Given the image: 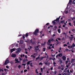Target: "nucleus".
<instances>
[{
	"instance_id": "nucleus-1",
	"label": "nucleus",
	"mask_w": 75,
	"mask_h": 75,
	"mask_svg": "<svg viewBox=\"0 0 75 75\" xmlns=\"http://www.w3.org/2000/svg\"><path fill=\"white\" fill-rule=\"evenodd\" d=\"M39 30L37 29L35 30V32L34 33V35H37V33H38Z\"/></svg>"
},
{
	"instance_id": "nucleus-2",
	"label": "nucleus",
	"mask_w": 75,
	"mask_h": 75,
	"mask_svg": "<svg viewBox=\"0 0 75 75\" xmlns=\"http://www.w3.org/2000/svg\"><path fill=\"white\" fill-rule=\"evenodd\" d=\"M9 62V60H8V58H7L6 59L5 62V64L6 65Z\"/></svg>"
},
{
	"instance_id": "nucleus-3",
	"label": "nucleus",
	"mask_w": 75,
	"mask_h": 75,
	"mask_svg": "<svg viewBox=\"0 0 75 75\" xmlns=\"http://www.w3.org/2000/svg\"><path fill=\"white\" fill-rule=\"evenodd\" d=\"M58 57H62V53L59 54L56 56V58H58Z\"/></svg>"
},
{
	"instance_id": "nucleus-4",
	"label": "nucleus",
	"mask_w": 75,
	"mask_h": 75,
	"mask_svg": "<svg viewBox=\"0 0 75 75\" xmlns=\"http://www.w3.org/2000/svg\"><path fill=\"white\" fill-rule=\"evenodd\" d=\"M16 56H17L16 54H12L11 57H12V58H15V57H16Z\"/></svg>"
},
{
	"instance_id": "nucleus-5",
	"label": "nucleus",
	"mask_w": 75,
	"mask_h": 75,
	"mask_svg": "<svg viewBox=\"0 0 75 75\" xmlns=\"http://www.w3.org/2000/svg\"><path fill=\"white\" fill-rule=\"evenodd\" d=\"M61 16H59L58 18H57L56 20H55V21H58V23H59V18H61Z\"/></svg>"
},
{
	"instance_id": "nucleus-6",
	"label": "nucleus",
	"mask_w": 75,
	"mask_h": 75,
	"mask_svg": "<svg viewBox=\"0 0 75 75\" xmlns=\"http://www.w3.org/2000/svg\"><path fill=\"white\" fill-rule=\"evenodd\" d=\"M62 59H63V60L64 61H65V60H66V57L65 56H63Z\"/></svg>"
},
{
	"instance_id": "nucleus-7",
	"label": "nucleus",
	"mask_w": 75,
	"mask_h": 75,
	"mask_svg": "<svg viewBox=\"0 0 75 75\" xmlns=\"http://www.w3.org/2000/svg\"><path fill=\"white\" fill-rule=\"evenodd\" d=\"M21 51V50L20 49L18 48V49L17 51H16V53H18V52H20Z\"/></svg>"
},
{
	"instance_id": "nucleus-8",
	"label": "nucleus",
	"mask_w": 75,
	"mask_h": 75,
	"mask_svg": "<svg viewBox=\"0 0 75 75\" xmlns=\"http://www.w3.org/2000/svg\"><path fill=\"white\" fill-rule=\"evenodd\" d=\"M74 37H71L70 36H69V38L70 40H71V41H72V39H73V38H74Z\"/></svg>"
},
{
	"instance_id": "nucleus-9",
	"label": "nucleus",
	"mask_w": 75,
	"mask_h": 75,
	"mask_svg": "<svg viewBox=\"0 0 75 75\" xmlns=\"http://www.w3.org/2000/svg\"><path fill=\"white\" fill-rule=\"evenodd\" d=\"M51 43V41L50 40H48V42H47V45H50V43Z\"/></svg>"
},
{
	"instance_id": "nucleus-10",
	"label": "nucleus",
	"mask_w": 75,
	"mask_h": 75,
	"mask_svg": "<svg viewBox=\"0 0 75 75\" xmlns=\"http://www.w3.org/2000/svg\"><path fill=\"white\" fill-rule=\"evenodd\" d=\"M75 62V59H71V63L72 64H74V62Z\"/></svg>"
},
{
	"instance_id": "nucleus-11",
	"label": "nucleus",
	"mask_w": 75,
	"mask_h": 75,
	"mask_svg": "<svg viewBox=\"0 0 75 75\" xmlns=\"http://www.w3.org/2000/svg\"><path fill=\"white\" fill-rule=\"evenodd\" d=\"M15 51V49H14V48L12 49L11 50V53L13 52V51Z\"/></svg>"
},
{
	"instance_id": "nucleus-12",
	"label": "nucleus",
	"mask_w": 75,
	"mask_h": 75,
	"mask_svg": "<svg viewBox=\"0 0 75 75\" xmlns=\"http://www.w3.org/2000/svg\"><path fill=\"white\" fill-rule=\"evenodd\" d=\"M60 22L62 24H64V23H65V20H64V21H60Z\"/></svg>"
},
{
	"instance_id": "nucleus-13",
	"label": "nucleus",
	"mask_w": 75,
	"mask_h": 75,
	"mask_svg": "<svg viewBox=\"0 0 75 75\" xmlns=\"http://www.w3.org/2000/svg\"><path fill=\"white\" fill-rule=\"evenodd\" d=\"M46 58V57H41L40 58V60H42V59H43V58Z\"/></svg>"
},
{
	"instance_id": "nucleus-14",
	"label": "nucleus",
	"mask_w": 75,
	"mask_h": 75,
	"mask_svg": "<svg viewBox=\"0 0 75 75\" xmlns=\"http://www.w3.org/2000/svg\"><path fill=\"white\" fill-rule=\"evenodd\" d=\"M75 47V45L74 44V43H73L72 45V46L71 47V48H73V47Z\"/></svg>"
},
{
	"instance_id": "nucleus-15",
	"label": "nucleus",
	"mask_w": 75,
	"mask_h": 75,
	"mask_svg": "<svg viewBox=\"0 0 75 75\" xmlns=\"http://www.w3.org/2000/svg\"><path fill=\"white\" fill-rule=\"evenodd\" d=\"M30 66L31 67H33V63H31L30 64Z\"/></svg>"
},
{
	"instance_id": "nucleus-16",
	"label": "nucleus",
	"mask_w": 75,
	"mask_h": 75,
	"mask_svg": "<svg viewBox=\"0 0 75 75\" xmlns=\"http://www.w3.org/2000/svg\"><path fill=\"white\" fill-rule=\"evenodd\" d=\"M23 40H21L20 42V44H23Z\"/></svg>"
},
{
	"instance_id": "nucleus-17",
	"label": "nucleus",
	"mask_w": 75,
	"mask_h": 75,
	"mask_svg": "<svg viewBox=\"0 0 75 75\" xmlns=\"http://www.w3.org/2000/svg\"><path fill=\"white\" fill-rule=\"evenodd\" d=\"M62 34H65V36H67V33H65V32L62 33Z\"/></svg>"
},
{
	"instance_id": "nucleus-18",
	"label": "nucleus",
	"mask_w": 75,
	"mask_h": 75,
	"mask_svg": "<svg viewBox=\"0 0 75 75\" xmlns=\"http://www.w3.org/2000/svg\"><path fill=\"white\" fill-rule=\"evenodd\" d=\"M38 71L37 69H36L35 70L36 73H37V74H38V71Z\"/></svg>"
},
{
	"instance_id": "nucleus-19",
	"label": "nucleus",
	"mask_w": 75,
	"mask_h": 75,
	"mask_svg": "<svg viewBox=\"0 0 75 75\" xmlns=\"http://www.w3.org/2000/svg\"><path fill=\"white\" fill-rule=\"evenodd\" d=\"M58 32L59 33H61V31H60V29H58Z\"/></svg>"
},
{
	"instance_id": "nucleus-20",
	"label": "nucleus",
	"mask_w": 75,
	"mask_h": 75,
	"mask_svg": "<svg viewBox=\"0 0 75 75\" xmlns=\"http://www.w3.org/2000/svg\"><path fill=\"white\" fill-rule=\"evenodd\" d=\"M52 23H53L54 25V24H55V22L54 21H52Z\"/></svg>"
},
{
	"instance_id": "nucleus-21",
	"label": "nucleus",
	"mask_w": 75,
	"mask_h": 75,
	"mask_svg": "<svg viewBox=\"0 0 75 75\" xmlns=\"http://www.w3.org/2000/svg\"><path fill=\"white\" fill-rule=\"evenodd\" d=\"M58 68L59 69H61V66H58Z\"/></svg>"
},
{
	"instance_id": "nucleus-22",
	"label": "nucleus",
	"mask_w": 75,
	"mask_h": 75,
	"mask_svg": "<svg viewBox=\"0 0 75 75\" xmlns=\"http://www.w3.org/2000/svg\"><path fill=\"white\" fill-rule=\"evenodd\" d=\"M21 65H19L18 66V68L19 69H20V68H21Z\"/></svg>"
},
{
	"instance_id": "nucleus-23",
	"label": "nucleus",
	"mask_w": 75,
	"mask_h": 75,
	"mask_svg": "<svg viewBox=\"0 0 75 75\" xmlns=\"http://www.w3.org/2000/svg\"><path fill=\"white\" fill-rule=\"evenodd\" d=\"M73 4H75V0H74V1H73Z\"/></svg>"
},
{
	"instance_id": "nucleus-24",
	"label": "nucleus",
	"mask_w": 75,
	"mask_h": 75,
	"mask_svg": "<svg viewBox=\"0 0 75 75\" xmlns=\"http://www.w3.org/2000/svg\"><path fill=\"white\" fill-rule=\"evenodd\" d=\"M47 48H48L49 50H50L51 49V47L50 46L47 47Z\"/></svg>"
},
{
	"instance_id": "nucleus-25",
	"label": "nucleus",
	"mask_w": 75,
	"mask_h": 75,
	"mask_svg": "<svg viewBox=\"0 0 75 75\" xmlns=\"http://www.w3.org/2000/svg\"><path fill=\"white\" fill-rule=\"evenodd\" d=\"M30 63V61H29L27 62V64H28V65H29Z\"/></svg>"
},
{
	"instance_id": "nucleus-26",
	"label": "nucleus",
	"mask_w": 75,
	"mask_h": 75,
	"mask_svg": "<svg viewBox=\"0 0 75 75\" xmlns=\"http://www.w3.org/2000/svg\"><path fill=\"white\" fill-rule=\"evenodd\" d=\"M71 2H72V0H69V3H70V4H71Z\"/></svg>"
},
{
	"instance_id": "nucleus-27",
	"label": "nucleus",
	"mask_w": 75,
	"mask_h": 75,
	"mask_svg": "<svg viewBox=\"0 0 75 75\" xmlns=\"http://www.w3.org/2000/svg\"><path fill=\"white\" fill-rule=\"evenodd\" d=\"M15 61H18V59H15Z\"/></svg>"
},
{
	"instance_id": "nucleus-28",
	"label": "nucleus",
	"mask_w": 75,
	"mask_h": 75,
	"mask_svg": "<svg viewBox=\"0 0 75 75\" xmlns=\"http://www.w3.org/2000/svg\"><path fill=\"white\" fill-rule=\"evenodd\" d=\"M69 25H70V26H72V25H71V23H69Z\"/></svg>"
},
{
	"instance_id": "nucleus-29",
	"label": "nucleus",
	"mask_w": 75,
	"mask_h": 75,
	"mask_svg": "<svg viewBox=\"0 0 75 75\" xmlns=\"http://www.w3.org/2000/svg\"><path fill=\"white\" fill-rule=\"evenodd\" d=\"M72 20H75V17H74L72 19Z\"/></svg>"
},
{
	"instance_id": "nucleus-30",
	"label": "nucleus",
	"mask_w": 75,
	"mask_h": 75,
	"mask_svg": "<svg viewBox=\"0 0 75 75\" xmlns=\"http://www.w3.org/2000/svg\"><path fill=\"white\" fill-rule=\"evenodd\" d=\"M38 59H40V57H38V58H36V59L37 60Z\"/></svg>"
},
{
	"instance_id": "nucleus-31",
	"label": "nucleus",
	"mask_w": 75,
	"mask_h": 75,
	"mask_svg": "<svg viewBox=\"0 0 75 75\" xmlns=\"http://www.w3.org/2000/svg\"><path fill=\"white\" fill-rule=\"evenodd\" d=\"M28 33H26L25 35L26 37H28Z\"/></svg>"
},
{
	"instance_id": "nucleus-32",
	"label": "nucleus",
	"mask_w": 75,
	"mask_h": 75,
	"mask_svg": "<svg viewBox=\"0 0 75 75\" xmlns=\"http://www.w3.org/2000/svg\"><path fill=\"white\" fill-rule=\"evenodd\" d=\"M27 69H25L24 70V72H27Z\"/></svg>"
},
{
	"instance_id": "nucleus-33",
	"label": "nucleus",
	"mask_w": 75,
	"mask_h": 75,
	"mask_svg": "<svg viewBox=\"0 0 75 75\" xmlns=\"http://www.w3.org/2000/svg\"><path fill=\"white\" fill-rule=\"evenodd\" d=\"M43 51H45V48H43Z\"/></svg>"
},
{
	"instance_id": "nucleus-34",
	"label": "nucleus",
	"mask_w": 75,
	"mask_h": 75,
	"mask_svg": "<svg viewBox=\"0 0 75 75\" xmlns=\"http://www.w3.org/2000/svg\"><path fill=\"white\" fill-rule=\"evenodd\" d=\"M64 47H65V46H66V47H67V45H66V44H64Z\"/></svg>"
},
{
	"instance_id": "nucleus-35",
	"label": "nucleus",
	"mask_w": 75,
	"mask_h": 75,
	"mask_svg": "<svg viewBox=\"0 0 75 75\" xmlns=\"http://www.w3.org/2000/svg\"><path fill=\"white\" fill-rule=\"evenodd\" d=\"M47 59H46V60L47 61L48 59V56H47Z\"/></svg>"
},
{
	"instance_id": "nucleus-36",
	"label": "nucleus",
	"mask_w": 75,
	"mask_h": 75,
	"mask_svg": "<svg viewBox=\"0 0 75 75\" xmlns=\"http://www.w3.org/2000/svg\"><path fill=\"white\" fill-rule=\"evenodd\" d=\"M39 65H42V63L41 62H40L39 63Z\"/></svg>"
},
{
	"instance_id": "nucleus-37",
	"label": "nucleus",
	"mask_w": 75,
	"mask_h": 75,
	"mask_svg": "<svg viewBox=\"0 0 75 75\" xmlns=\"http://www.w3.org/2000/svg\"><path fill=\"white\" fill-rule=\"evenodd\" d=\"M6 68H8V69L9 68V67L7 66H6Z\"/></svg>"
},
{
	"instance_id": "nucleus-38",
	"label": "nucleus",
	"mask_w": 75,
	"mask_h": 75,
	"mask_svg": "<svg viewBox=\"0 0 75 75\" xmlns=\"http://www.w3.org/2000/svg\"><path fill=\"white\" fill-rule=\"evenodd\" d=\"M54 28H57V26H55L54 27Z\"/></svg>"
},
{
	"instance_id": "nucleus-39",
	"label": "nucleus",
	"mask_w": 75,
	"mask_h": 75,
	"mask_svg": "<svg viewBox=\"0 0 75 75\" xmlns=\"http://www.w3.org/2000/svg\"><path fill=\"white\" fill-rule=\"evenodd\" d=\"M52 57H55V54L53 55H52Z\"/></svg>"
},
{
	"instance_id": "nucleus-40",
	"label": "nucleus",
	"mask_w": 75,
	"mask_h": 75,
	"mask_svg": "<svg viewBox=\"0 0 75 75\" xmlns=\"http://www.w3.org/2000/svg\"><path fill=\"white\" fill-rule=\"evenodd\" d=\"M22 59H23L20 58H19V60L20 61H21V60H22Z\"/></svg>"
},
{
	"instance_id": "nucleus-41",
	"label": "nucleus",
	"mask_w": 75,
	"mask_h": 75,
	"mask_svg": "<svg viewBox=\"0 0 75 75\" xmlns=\"http://www.w3.org/2000/svg\"><path fill=\"white\" fill-rule=\"evenodd\" d=\"M25 62V60H23V62Z\"/></svg>"
},
{
	"instance_id": "nucleus-42",
	"label": "nucleus",
	"mask_w": 75,
	"mask_h": 75,
	"mask_svg": "<svg viewBox=\"0 0 75 75\" xmlns=\"http://www.w3.org/2000/svg\"><path fill=\"white\" fill-rule=\"evenodd\" d=\"M68 11H67L66 12V14H68Z\"/></svg>"
},
{
	"instance_id": "nucleus-43",
	"label": "nucleus",
	"mask_w": 75,
	"mask_h": 75,
	"mask_svg": "<svg viewBox=\"0 0 75 75\" xmlns=\"http://www.w3.org/2000/svg\"><path fill=\"white\" fill-rule=\"evenodd\" d=\"M25 65H26V64H22V65H24V66H25Z\"/></svg>"
},
{
	"instance_id": "nucleus-44",
	"label": "nucleus",
	"mask_w": 75,
	"mask_h": 75,
	"mask_svg": "<svg viewBox=\"0 0 75 75\" xmlns=\"http://www.w3.org/2000/svg\"><path fill=\"white\" fill-rule=\"evenodd\" d=\"M30 49H29V50H30V49H31V48H32L33 47L31 46H30Z\"/></svg>"
},
{
	"instance_id": "nucleus-45",
	"label": "nucleus",
	"mask_w": 75,
	"mask_h": 75,
	"mask_svg": "<svg viewBox=\"0 0 75 75\" xmlns=\"http://www.w3.org/2000/svg\"><path fill=\"white\" fill-rule=\"evenodd\" d=\"M51 70H52L53 69V67H52L50 68Z\"/></svg>"
},
{
	"instance_id": "nucleus-46",
	"label": "nucleus",
	"mask_w": 75,
	"mask_h": 75,
	"mask_svg": "<svg viewBox=\"0 0 75 75\" xmlns=\"http://www.w3.org/2000/svg\"><path fill=\"white\" fill-rule=\"evenodd\" d=\"M25 57L26 58H27V55H25Z\"/></svg>"
},
{
	"instance_id": "nucleus-47",
	"label": "nucleus",
	"mask_w": 75,
	"mask_h": 75,
	"mask_svg": "<svg viewBox=\"0 0 75 75\" xmlns=\"http://www.w3.org/2000/svg\"><path fill=\"white\" fill-rule=\"evenodd\" d=\"M16 62H17V63H20V61H17Z\"/></svg>"
},
{
	"instance_id": "nucleus-48",
	"label": "nucleus",
	"mask_w": 75,
	"mask_h": 75,
	"mask_svg": "<svg viewBox=\"0 0 75 75\" xmlns=\"http://www.w3.org/2000/svg\"><path fill=\"white\" fill-rule=\"evenodd\" d=\"M30 69V67L28 66V69Z\"/></svg>"
},
{
	"instance_id": "nucleus-49",
	"label": "nucleus",
	"mask_w": 75,
	"mask_h": 75,
	"mask_svg": "<svg viewBox=\"0 0 75 75\" xmlns=\"http://www.w3.org/2000/svg\"><path fill=\"white\" fill-rule=\"evenodd\" d=\"M68 65H69H69H71V63H69Z\"/></svg>"
},
{
	"instance_id": "nucleus-50",
	"label": "nucleus",
	"mask_w": 75,
	"mask_h": 75,
	"mask_svg": "<svg viewBox=\"0 0 75 75\" xmlns=\"http://www.w3.org/2000/svg\"><path fill=\"white\" fill-rule=\"evenodd\" d=\"M10 63H11V64H13V62H11Z\"/></svg>"
},
{
	"instance_id": "nucleus-51",
	"label": "nucleus",
	"mask_w": 75,
	"mask_h": 75,
	"mask_svg": "<svg viewBox=\"0 0 75 75\" xmlns=\"http://www.w3.org/2000/svg\"><path fill=\"white\" fill-rule=\"evenodd\" d=\"M68 62V61H66V64H67Z\"/></svg>"
},
{
	"instance_id": "nucleus-52",
	"label": "nucleus",
	"mask_w": 75,
	"mask_h": 75,
	"mask_svg": "<svg viewBox=\"0 0 75 75\" xmlns=\"http://www.w3.org/2000/svg\"><path fill=\"white\" fill-rule=\"evenodd\" d=\"M48 24H49V23H47L46 24V25H48Z\"/></svg>"
},
{
	"instance_id": "nucleus-53",
	"label": "nucleus",
	"mask_w": 75,
	"mask_h": 75,
	"mask_svg": "<svg viewBox=\"0 0 75 75\" xmlns=\"http://www.w3.org/2000/svg\"><path fill=\"white\" fill-rule=\"evenodd\" d=\"M67 44H68V45L69 44V42H67Z\"/></svg>"
},
{
	"instance_id": "nucleus-54",
	"label": "nucleus",
	"mask_w": 75,
	"mask_h": 75,
	"mask_svg": "<svg viewBox=\"0 0 75 75\" xmlns=\"http://www.w3.org/2000/svg\"><path fill=\"white\" fill-rule=\"evenodd\" d=\"M54 64H56V63L55 62H53Z\"/></svg>"
},
{
	"instance_id": "nucleus-55",
	"label": "nucleus",
	"mask_w": 75,
	"mask_h": 75,
	"mask_svg": "<svg viewBox=\"0 0 75 75\" xmlns=\"http://www.w3.org/2000/svg\"><path fill=\"white\" fill-rule=\"evenodd\" d=\"M75 21H73V23H74V25L75 26Z\"/></svg>"
},
{
	"instance_id": "nucleus-56",
	"label": "nucleus",
	"mask_w": 75,
	"mask_h": 75,
	"mask_svg": "<svg viewBox=\"0 0 75 75\" xmlns=\"http://www.w3.org/2000/svg\"><path fill=\"white\" fill-rule=\"evenodd\" d=\"M58 39L59 40H61V38H58Z\"/></svg>"
},
{
	"instance_id": "nucleus-57",
	"label": "nucleus",
	"mask_w": 75,
	"mask_h": 75,
	"mask_svg": "<svg viewBox=\"0 0 75 75\" xmlns=\"http://www.w3.org/2000/svg\"><path fill=\"white\" fill-rule=\"evenodd\" d=\"M55 34H53V36H55Z\"/></svg>"
},
{
	"instance_id": "nucleus-58",
	"label": "nucleus",
	"mask_w": 75,
	"mask_h": 75,
	"mask_svg": "<svg viewBox=\"0 0 75 75\" xmlns=\"http://www.w3.org/2000/svg\"><path fill=\"white\" fill-rule=\"evenodd\" d=\"M65 27V25H63V27Z\"/></svg>"
},
{
	"instance_id": "nucleus-59",
	"label": "nucleus",
	"mask_w": 75,
	"mask_h": 75,
	"mask_svg": "<svg viewBox=\"0 0 75 75\" xmlns=\"http://www.w3.org/2000/svg\"><path fill=\"white\" fill-rule=\"evenodd\" d=\"M21 58H22V57H23V55H21Z\"/></svg>"
},
{
	"instance_id": "nucleus-60",
	"label": "nucleus",
	"mask_w": 75,
	"mask_h": 75,
	"mask_svg": "<svg viewBox=\"0 0 75 75\" xmlns=\"http://www.w3.org/2000/svg\"><path fill=\"white\" fill-rule=\"evenodd\" d=\"M61 69H62V70H63L64 69V68H62Z\"/></svg>"
},
{
	"instance_id": "nucleus-61",
	"label": "nucleus",
	"mask_w": 75,
	"mask_h": 75,
	"mask_svg": "<svg viewBox=\"0 0 75 75\" xmlns=\"http://www.w3.org/2000/svg\"><path fill=\"white\" fill-rule=\"evenodd\" d=\"M68 72H69V69H68V70H67V71Z\"/></svg>"
},
{
	"instance_id": "nucleus-62",
	"label": "nucleus",
	"mask_w": 75,
	"mask_h": 75,
	"mask_svg": "<svg viewBox=\"0 0 75 75\" xmlns=\"http://www.w3.org/2000/svg\"><path fill=\"white\" fill-rule=\"evenodd\" d=\"M64 75H69V74H66Z\"/></svg>"
},
{
	"instance_id": "nucleus-63",
	"label": "nucleus",
	"mask_w": 75,
	"mask_h": 75,
	"mask_svg": "<svg viewBox=\"0 0 75 75\" xmlns=\"http://www.w3.org/2000/svg\"><path fill=\"white\" fill-rule=\"evenodd\" d=\"M33 58H35V56H33Z\"/></svg>"
},
{
	"instance_id": "nucleus-64",
	"label": "nucleus",
	"mask_w": 75,
	"mask_h": 75,
	"mask_svg": "<svg viewBox=\"0 0 75 75\" xmlns=\"http://www.w3.org/2000/svg\"><path fill=\"white\" fill-rule=\"evenodd\" d=\"M45 64L46 65H47V63H45Z\"/></svg>"
}]
</instances>
